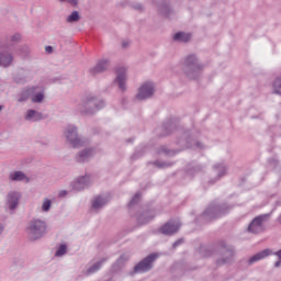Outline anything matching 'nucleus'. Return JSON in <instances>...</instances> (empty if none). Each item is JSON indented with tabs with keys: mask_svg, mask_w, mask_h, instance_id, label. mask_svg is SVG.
<instances>
[{
	"mask_svg": "<svg viewBox=\"0 0 281 281\" xmlns=\"http://www.w3.org/2000/svg\"><path fill=\"white\" fill-rule=\"evenodd\" d=\"M35 116H36V111L29 110L26 115H25V120H34Z\"/></svg>",
	"mask_w": 281,
	"mask_h": 281,
	"instance_id": "nucleus-21",
	"label": "nucleus"
},
{
	"mask_svg": "<svg viewBox=\"0 0 281 281\" xmlns=\"http://www.w3.org/2000/svg\"><path fill=\"white\" fill-rule=\"evenodd\" d=\"M280 265H281V261H277L276 263H274V267H280Z\"/></svg>",
	"mask_w": 281,
	"mask_h": 281,
	"instance_id": "nucleus-31",
	"label": "nucleus"
},
{
	"mask_svg": "<svg viewBox=\"0 0 281 281\" xmlns=\"http://www.w3.org/2000/svg\"><path fill=\"white\" fill-rule=\"evenodd\" d=\"M67 254V246L60 245L55 256H65Z\"/></svg>",
	"mask_w": 281,
	"mask_h": 281,
	"instance_id": "nucleus-20",
	"label": "nucleus"
},
{
	"mask_svg": "<svg viewBox=\"0 0 281 281\" xmlns=\"http://www.w3.org/2000/svg\"><path fill=\"white\" fill-rule=\"evenodd\" d=\"M190 38H192V35L183 32H179L173 35V41H180L181 43H188Z\"/></svg>",
	"mask_w": 281,
	"mask_h": 281,
	"instance_id": "nucleus-11",
	"label": "nucleus"
},
{
	"mask_svg": "<svg viewBox=\"0 0 281 281\" xmlns=\"http://www.w3.org/2000/svg\"><path fill=\"white\" fill-rule=\"evenodd\" d=\"M68 23H74V21H80V14L78 11H74L67 19Z\"/></svg>",
	"mask_w": 281,
	"mask_h": 281,
	"instance_id": "nucleus-16",
	"label": "nucleus"
},
{
	"mask_svg": "<svg viewBox=\"0 0 281 281\" xmlns=\"http://www.w3.org/2000/svg\"><path fill=\"white\" fill-rule=\"evenodd\" d=\"M65 194H67L66 191L60 192V196H65Z\"/></svg>",
	"mask_w": 281,
	"mask_h": 281,
	"instance_id": "nucleus-32",
	"label": "nucleus"
},
{
	"mask_svg": "<svg viewBox=\"0 0 281 281\" xmlns=\"http://www.w3.org/2000/svg\"><path fill=\"white\" fill-rule=\"evenodd\" d=\"M26 232L32 240H36V238L34 237L36 236V221L31 222V224L26 228Z\"/></svg>",
	"mask_w": 281,
	"mask_h": 281,
	"instance_id": "nucleus-12",
	"label": "nucleus"
},
{
	"mask_svg": "<svg viewBox=\"0 0 281 281\" xmlns=\"http://www.w3.org/2000/svg\"><path fill=\"white\" fill-rule=\"evenodd\" d=\"M181 243H182V240L179 239L178 241H176V243L173 244V247H177V245H181Z\"/></svg>",
	"mask_w": 281,
	"mask_h": 281,
	"instance_id": "nucleus-30",
	"label": "nucleus"
},
{
	"mask_svg": "<svg viewBox=\"0 0 281 281\" xmlns=\"http://www.w3.org/2000/svg\"><path fill=\"white\" fill-rule=\"evenodd\" d=\"M3 232V226L0 225V234Z\"/></svg>",
	"mask_w": 281,
	"mask_h": 281,
	"instance_id": "nucleus-33",
	"label": "nucleus"
},
{
	"mask_svg": "<svg viewBox=\"0 0 281 281\" xmlns=\"http://www.w3.org/2000/svg\"><path fill=\"white\" fill-rule=\"evenodd\" d=\"M12 64V55L5 50L0 53V67H10Z\"/></svg>",
	"mask_w": 281,
	"mask_h": 281,
	"instance_id": "nucleus-7",
	"label": "nucleus"
},
{
	"mask_svg": "<svg viewBox=\"0 0 281 281\" xmlns=\"http://www.w3.org/2000/svg\"><path fill=\"white\" fill-rule=\"evenodd\" d=\"M12 41H13V43L16 42V41H21V35L20 34L13 35Z\"/></svg>",
	"mask_w": 281,
	"mask_h": 281,
	"instance_id": "nucleus-25",
	"label": "nucleus"
},
{
	"mask_svg": "<svg viewBox=\"0 0 281 281\" xmlns=\"http://www.w3.org/2000/svg\"><path fill=\"white\" fill-rule=\"evenodd\" d=\"M194 60H196V58L194 57V55H191L187 58V65H192V63H194Z\"/></svg>",
	"mask_w": 281,
	"mask_h": 281,
	"instance_id": "nucleus-24",
	"label": "nucleus"
},
{
	"mask_svg": "<svg viewBox=\"0 0 281 281\" xmlns=\"http://www.w3.org/2000/svg\"><path fill=\"white\" fill-rule=\"evenodd\" d=\"M49 207H52V201L49 199L44 200L42 205L43 212H49Z\"/></svg>",
	"mask_w": 281,
	"mask_h": 281,
	"instance_id": "nucleus-19",
	"label": "nucleus"
},
{
	"mask_svg": "<svg viewBox=\"0 0 281 281\" xmlns=\"http://www.w3.org/2000/svg\"><path fill=\"white\" fill-rule=\"evenodd\" d=\"M1 109H3V108L0 105V111H1Z\"/></svg>",
	"mask_w": 281,
	"mask_h": 281,
	"instance_id": "nucleus-38",
	"label": "nucleus"
},
{
	"mask_svg": "<svg viewBox=\"0 0 281 281\" xmlns=\"http://www.w3.org/2000/svg\"><path fill=\"white\" fill-rule=\"evenodd\" d=\"M66 137L68 142L74 146V148H78L82 142L78 138V134L76 133V127L69 126L68 131L66 132Z\"/></svg>",
	"mask_w": 281,
	"mask_h": 281,
	"instance_id": "nucleus-4",
	"label": "nucleus"
},
{
	"mask_svg": "<svg viewBox=\"0 0 281 281\" xmlns=\"http://www.w3.org/2000/svg\"><path fill=\"white\" fill-rule=\"evenodd\" d=\"M44 99H45V94H43L42 92L36 94V102H43Z\"/></svg>",
	"mask_w": 281,
	"mask_h": 281,
	"instance_id": "nucleus-23",
	"label": "nucleus"
},
{
	"mask_svg": "<svg viewBox=\"0 0 281 281\" xmlns=\"http://www.w3.org/2000/svg\"><path fill=\"white\" fill-rule=\"evenodd\" d=\"M36 234H37V238L43 236V234H45V232H47V225L45 224V222L42 221H37L36 223Z\"/></svg>",
	"mask_w": 281,
	"mask_h": 281,
	"instance_id": "nucleus-13",
	"label": "nucleus"
},
{
	"mask_svg": "<svg viewBox=\"0 0 281 281\" xmlns=\"http://www.w3.org/2000/svg\"><path fill=\"white\" fill-rule=\"evenodd\" d=\"M126 70L124 68H121L117 70V78H116V82L119 83L120 89H122V91H124L126 89V87L124 86V80H126Z\"/></svg>",
	"mask_w": 281,
	"mask_h": 281,
	"instance_id": "nucleus-10",
	"label": "nucleus"
},
{
	"mask_svg": "<svg viewBox=\"0 0 281 281\" xmlns=\"http://www.w3.org/2000/svg\"><path fill=\"white\" fill-rule=\"evenodd\" d=\"M268 256H271V250H262L249 259V265H254V262H258V260H263V258H267Z\"/></svg>",
	"mask_w": 281,
	"mask_h": 281,
	"instance_id": "nucleus-8",
	"label": "nucleus"
},
{
	"mask_svg": "<svg viewBox=\"0 0 281 281\" xmlns=\"http://www.w3.org/2000/svg\"><path fill=\"white\" fill-rule=\"evenodd\" d=\"M103 205H106V200L100 196L95 198L92 202L93 210H100Z\"/></svg>",
	"mask_w": 281,
	"mask_h": 281,
	"instance_id": "nucleus-14",
	"label": "nucleus"
},
{
	"mask_svg": "<svg viewBox=\"0 0 281 281\" xmlns=\"http://www.w3.org/2000/svg\"><path fill=\"white\" fill-rule=\"evenodd\" d=\"M9 179L11 181H25L26 183L30 181V179L22 171H14L10 173Z\"/></svg>",
	"mask_w": 281,
	"mask_h": 281,
	"instance_id": "nucleus-9",
	"label": "nucleus"
},
{
	"mask_svg": "<svg viewBox=\"0 0 281 281\" xmlns=\"http://www.w3.org/2000/svg\"><path fill=\"white\" fill-rule=\"evenodd\" d=\"M41 117L38 116V114H37V120H40Z\"/></svg>",
	"mask_w": 281,
	"mask_h": 281,
	"instance_id": "nucleus-37",
	"label": "nucleus"
},
{
	"mask_svg": "<svg viewBox=\"0 0 281 281\" xmlns=\"http://www.w3.org/2000/svg\"><path fill=\"white\" fill-rule=\"evenodd\" d=\"M155 260H157V254L149 255L147 258L143 259L137 266H135L136 273H139V271H150Z\"/></svg>",
	"mask_w": 281,
	"mask_h": 281,
	"instance_id": "nucleus-1",
	"label": "nucleus"
},
{
	"mask_svg": "<svg viewBox=\"0 0 281 281\" xmlns=\"http://www.w3.org/2000/svg\"><path fill=\"white\" fill-rule=\"evenodd\" d=\"M27 95H30V91H26Z\"/></svg>",
	"mask_w": 281,
	"mask_h": 281,
	"instance_id": "nucleus-36",
	"label": "nucleus"
},
{
	"mask_svg": "<svg viewBox=\"0 0 281 281\" xmlns=\"http://www.w3.org/2000/svg\"><path fill=\"white\" fill-rule=\"evenodd\" d=\"M85 181H87V177H83L79 180V183H85Z\"/></svg>",
	"mask_w": 281,
	"mask_h": 281,
	"instance_id": "nucleus-29",
	"label": "nucleus"
},
{
	"mask_svg": "<svg viewBox=\"0 0 281 281\" xmlns=\"http://www.w3.org/2000/svg\"><path fill=\"white\" fill-rule=\"evenodd\" d=\"M109 61L103 60L101 63H99L91 71L92 74H101V71H104V69H106V65Z\"/></svg>",
	"mask_w": 281,
	"mask_h": 281,
	"instance_id": "nucleus-15",
	"label": "nucleus"
},
{
	"mask_svg": "<svg viewBox=\"0 0 281 281\" xmlns=\"http://www.w3.org/2000/svg\"><path fill=\"white\" fill-rule=\"evenodd\" d=\"M155 93V87L153 83H144L138 91L137 100H146V98H150Z\"/></svg>",
	"mask_w": 281,
	"mask_h": 281,
	"instance_id": "nucleus-3",
	"label": "nucleus"
},
{
	"mask_svg": "<svg viewBox=\"0 0 281 281\" xmlns=\"http://www.w3.org/2000/svg\"><path fill=\"white\" fill-rule=\"evenodd\" d=\"M45 52H46L47 54H52V52H54V48H53L52 46H46V47H45Z\"/></svg>",
	"mask_w": 281,
	"mask_h": 281,
	"instance_id": "nucleus-26",
	"label": "nucleus"
},
{
	"mask_svg": "<svg viewBox=\"0 0 281 281\" xmlns=\"http://www.w3.org/2000/svg\"><path fill=\"white\" fill-rule=\"evenodd\" d=\"M71 5H78V0H68Z\"/></svg>",
	"mask_w": 281,
	"mask_h": 281,
	"instance_id": "nucleus-28",
	"label": "nucleus"
},
{
	"mask_svg": "<svg viewBox=\"0 0 281 281\" xmlns=\"http://www.w3.org/2000/svg\"><path fill=\"white\" fill-rule=\"evenodd\" d=\"M32 100H33V102H35L36 99L33 97Z\"/></svg>",
	"mask_w": 281,
	"mask_h": 281,
	"instance_id": "nucleus-35",
	"label": "nucleus"
},
{
	"mask_svg": "<svg viewBox=\"0 0 281 281\" xmlns=\"http://www.w3.org/2000/svg\"><path fill=\"white\" fill-rule=\"evenodd\" d=\"M179 227H181L179 223L173 224L169 222L161 227V233L170 236L172 234H177V232H179Z\"/></svg>",
	"mask_w": 281,
	"mask_h": 281,
	"instance_id": "nucleus-5",
	"label": "nucleus"
},
{
	"mask_svg": "<svg viewBox=\"0 0 281 281\" xmlns=\"http://www.w3.org/2000/svg\"><path fill=\"white\" fill-rule=\"evenodd\" d=\"M139 193H137L133 199H132V203H137V201H139Z\"/></svg>",
	"mask_w": 281,
	"mask_h": 281,
	"instance_id": "nucleus-27",
	"label": "nucleus"
},
{
	"mask_svg": "<svg viewBox=\"0 0 281 281\" xmlns=\"http://www.w3.org/2000/svg\"><path fill=\"white\" fill-rule=\"evenodd\" d=\"M92 155L91 150H85L81 154H79L78 161H87V158Z\"/></svg>",
	"mask_w": 281,
	"mask_h": 281,
	"instance_id": "nucleus-17",
	"label": "nucleus"
},
{
	"mask_svg": "<svg viewBox=\"0 0 281 281\" xmlns=\"http://www.w3.org/2000/svg\"><path fill=\"white\" fill-rule=\"evenodd\" d=\"M263 223H265V215L255 217L248 227V232H251V234H260V232L265 231Z\"/></svg>",
	"mask_w": 281,
	"mask_h": 281,
	"instance_id": "nucleus-2",
	"label": "nucleus"
},
{
	"mask_svg": "<svg viewBox=\"0 0 281 281\" xmlns=\"http://www.w3.org/2000/svg\"><path fill=\"white\" fill-rule=\"evenodd\" d=\"M21 199V194L16 193V192H11L9 193L8 196V205L11 210L16 209V206L19 205V200Z\"/></svg>",
	"mask_w": 281,
	"mask_h": 281,
	"instance_id": "nucleus-6",
	"label": "nucleus"
},
{
	"mask_svg": "<svg viewBox=\"0 0 281 281\" xmlns=\"http://www.w3.org/2000/svg\"><path fill=\"white\" fill-rule=\"evenodd\" d=\"M274 93H279L281 95V78H277L274 80Z\"/></svg>",
	"mask_w": 281,
	"mask_h": 281,
	"instance_id": "nucleus-18",
	"label": "nucleus"
},
{
	"mask_svg": "<svg viewBox=\"0 0 281 281\" xmlns=\"http://www.w3.org/2000/svg\"><path fill=\"white\" fill-rule=\"evenodd\" d=\"M126 45H127V44L123 42V47H126Z\"/></svg>",
	"mask_w": 281,
	"mask_h": 281,
	"instance_id": "nucleus-34",
	"label": "nucleus"
},
{
	"mask_svg": "<svg viewBox=\"0 0 281 281\" xmlns=\"http://www.w3.org/2000/svg\"><path fill=\"white\" fill-rule=\"evenodd\" d=\"M100 265H102V262H97L93 265V267H91L89 270H88V273H95V271H98V269H100Z\"/></svg>",
	"mask_w": 281,
	"mask_h": 281,
	"instance_id": "nucleus-22",
	"label": "nucleus"
}]
</instances>
